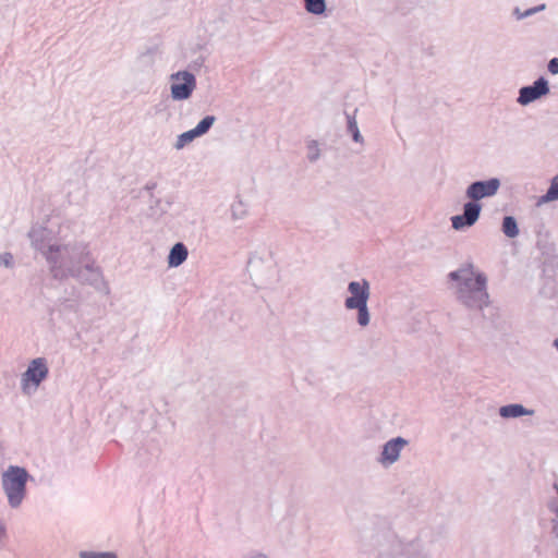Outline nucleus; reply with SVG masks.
Instances as JSON below:
<instances>
[{
	"instance_id": "9d476101",
	"label": "nucleus",
	"mask_w": 558,
	"mask_h": 558,
	"mask_svg": "<svg viewBox=\"0 0 558 558\" xmlns=\"http://www.w3.org/2000/svg\"><path fill=\"white\" fill-rule=\"evenodd\" d=\"M500 180L498 178H490L486 181L472 182L465 191V196L478 203L480 199L492 197L497 194L500 187Z\"/></svg>"
},
{
	"instance_id": "f3484780",
	"label": "nucleus",
	"mask_w": 558,
	"mask_h": 558,
	"mask_svg": "<svg viewBox=\"0 0 558 558\" xmlns=\"http://www.w3.org/2000/svg\"><path fill=\"white\" fill-rule=\"evenodd\" d=\"M356 111H357V109L354 110V113H356ZM347 124H348L347 125L348 132L351 133L353 141L356 143H363L364 138L360 133L357 122L355 119V114L347 113Z\"/></svg>"
},
{
	"instance_id": "412c9836",
	"label": "nucleus",
	"mask_w": 558,
	"mask_h": 558,
	"mask_svg": "<svg viewBox=\"0 0 558 558\" xmlns=\"http://www.w3.org/2000/svg\"><path fill=\"white\" fill-rule=\"evenodd\" d=\"M198 136L196 133L192 130H189L186 132H183L177 137V141L174 143V148L177 150L183 149L187 144L192 143L195 138Z\"/></svg>"
},
{
	"instance_id": "ddd939ff",
	"label": "nucleus",
	"mask_w": 558,
	"mask_h": 558,
	"mask_svg": "<svg viewBox=\"0 0 558 558\" xmlns=\"http://www.w3.org/2000/svg\"><path fill=\"white\" fill-rule=\"evenodd\" d=\"M533 409H527L520 403H511L499 408V415L504 418H517L524 415H534Z\"/></svg>"
},
{
	"instance_id": "2eb2a0df",
	"label": "nucleus",
	"mask_w": 558,
	"mask_h": 558,
	"mask_svg": "<svg viewBox=\"0 0 558 558\" xmlns=\"http://www.w3.org/2000/svg\"><path fill=\"white\" fill-rule=\"evenodd\" d=\"M502 233L510 239L517 238L520 233L518 222L513 216H505L501 223Z\"/></svg>"
},
{
	"instance_id": "7ed1b4c3",
	"label": "nucleus",
	"mask_w": 558,
	"mask_h": 558,
	"mask_svg": "<svg viewBox=\"0 0 558 558\" xmlns=\"http://www.w3.org/2000/svg\"><path fill=\"white\" fill-rule=\"evenodd\" d=\"M487 276L472 262L448 274L449 289L456 300L471 311H483L490 303Z\"/></svg>"
},
{
	"instance_id": "9b49d317",
	"label": "nucleus",
	"mask_w": 558,
	"mask_h": 558,
	"mask_svg": "<svg viewBox=\"0 0 558 558\" xmlns=\"http://www.w3.org/2000/svg\"><path fill=\"white\" fill-rule=\"evenodd\" d=\"M82 283H87L89 286L95 287L96 289H100L102 286L104 277L100 267L95 264V260L92 258L90 254L87 259L84 260L83 265L78 267V276H72Z\"/></svg>"
},
{
	"instance_id": "6e6552de",
	"label": "nucleus",
	"mask_w": 558,
	"mask_h": 558,
	"mask_svg": "<svg viewBox=\"0 0 558 558\" xmlns=\"http://www.w3.org/2000/svg\"><path fill=\"white\" fill-rule=\"evenodd\" d=\"M408 446L409 440L401 436L389 439L383 445L377 462L384 468L391 466L399 461L402 450Z\"/></svg>"
},
{
	"instance_id": "4468645a",
	"label": "nucleus",
	"mask_w": 558,
	"mask_h": 558,
	"mask_svg": "<svg viewBox=\"0 0 558 558\" xmlns=\"http://www.w3.org/2000/svg\"><path fill=\"white\" fill-rule=\"evenodd\" d=\"M187 256V247L182 242H178L171 247L169 252L168 266L179 267L186 260Z\"/></svg>"
},
{
	"instance_id": "a211bd4d",
	"label": "nucleus",
	"mask_w": 558,
	"mask_h": 558,
	"mask_svg": "<svg viewBox=\"0 0 558 558\" xmlns=\"http://www.w3.org/2000/svg\"><path fill=\"white\" fill-rule=\"evenodd\" d=\"M305 10L314 15H322L326 11V0H303Z\"/></svg>"
},
{
	"instance_id": "423d86ee",
	"label": "nucleus",
	"mask_w": 558,
	"mask_h": 558,
	"mask_svg": "<svg viewBox=\"0 0 558 558\" xmlns=\"http://www.w3.org/2000/svg\"><path fill=\"white\" fill-rule=\"evenodd\" d=\"M49 367L45 357L33 359L26 371L21 376V390L24 395L31 396L37 391L40 384L47 379Z\"/></svg>"
},
{
	"instance_id": "b1692460",
	"label": "nucleus",
	"mask_w": 558,
	"mask_h": 558,
	"mask_svg": "<svg viewBox=\"0 0 558 558\" xmlns=\"http://www.w3.org/2000/svg\"><path fill=\"white\" fill-rule=\"evenodd\" d=\"M15 265L14 256L10 252H3L0 254V267L12 269Z\"/></svg>"
},
{
	"instance_id": "f257e3e1",
	"label": "nucleus",
	"mask_w": 558,
	"mask_h": 558,
	"mask_svg": "<svg viewBox=\"0 0 558 558\" xmlns=\"http://www.w3.org/2000/svg\"><path fill=\"white\" fill-rule=\"evenodd\" d=\"M28 238L32 247L46 259L51 276L58 280L78 276V267L89 255L87 243L77 240L60 242L51 229L41 225L33 226Z\"/></svg>"
},
{
	"instance_id": "0eeeda50",
	"label": "nucleus",
	"mask_w": 558,
	"mask_h": 558,
	"mask_svg": "<svg viewBox=\"0 0 558 558\" xmlns=\"http://www.w3.org/2000/svg\"><path fill=\"white\" fill-rule=\"evenodd\" d=\"M172 82L170 86L171 97L173 100L189 99L196 88V77L189 71H178L170 75Z\"/></svg>"
},
{
	"instance_id": "39448f33",
	"label": "nucleus",
	"mask_w": 558,
	"mask_h": 558,
	"mask_svg": "<svg viewBox=\"0 0 558 558\" xmlns=\"http://www.w3.org/2000/svg\"><path fill=\"white\" fill-rule=\"evenodd\" d=\"M350 296L344 300V307L349 311H356V323L360 327L365 328L371 323V313L367 306L371 286L366 279L360 281H351L348 284Z\"/></svg>"
},
{
	"instance_id": "393cba45",
	"label": "nucleus",
	"mask_w": 558,
	"mask_h": 558,
	"mask_svg": "<svg viewBox=\"0 0 558 558\" xmlns=\"http://www.w3.org/2000/svg\"><path fill=\"white\" fill-rule=\"evenodd\" d=\"M544 9H545V4H541L538 7H534V8L527 9L526 11L521 13L520 10L517 8L514 10V14L517 15L518 20H522V19L529 17V16L533 15L534 13H536L538 11H542Z\"/></svg>"
},
{
	"instance_id": "a878e982",
	"label": "nucleus",
	"mask_w": 558,
	"mask_h": 558,
	"mask_svg": "<svg viewBox=\"0 0 558 558\" xmlns=\"http://www.w3.org/2000/svg\"><path fill=\"white\" fill-rule=\"evenodd\" d=\"M80 556L81 558H117L112 553L82 551Z\"/></svg>"
},
{
	"instance_id": "4be33fe9",
	"label": "nucleus",
	"mask_w": 558,
	"mask_h": 558,
	"mask_svg": "<svg viewBox=\"0 0 558 558\" xmlns=\"http://www.w3.org/2000/svg\"><path fill=\"white\" fill-rule=\"evenodd\" d=\"M137 64L141 68H150L155 63V51L153 49H147L144 52L140 53L136 59Z\"/></svg>"
},
{
	"instance_id": "1a4fd4ad",
	"label": "nucleus",
	"mask_w": 558,
	"mask_h": 558,
	"mask_svg": "<svg viewBox=\"0 0 558 558\" xmlns=\"http://www.w3.org/2000/svg\"><path fill=\"white\" fill-rule=\"evenodd\" d=\"M549 92L548 81L544 76H541L535 80L532 85H526L519 89L517 102L521 106H527L548 95Z\"/></svg>"
},
{
	"instance_id": "f03ea898",
	"label": "nucleus",
	"mask_w": 558,
	"mask_h": 558,
	"mask_svg": "<svg viewBox=\"0 0 558 558\" xmlns=\"http://www.w3.org/2000/svg\"><path fill=\"white\" fill-rule=\"evenodd\" d=\"M365 550L378 548L377 558H441V550L432 542H403L389 529H369L361 535Z\"/></svg>"
},
{
	"instance_id": "cd10ccee",
	"label": "nucleus",
	"mask_w": 558,
	"mask_h": 558,
	"mask_svg": "<svg viewBox=\"0 0 558 558\" xmlns=\"http://www.w3.org/2000/svg\"><path fill=\"white\" fill-rule=\"evenodd\" d=\"M553 345L558 350V338L554 340Z\"/></svg>"
},
{
	"instance_id": "aec40b11",
	"label": "nucleus",
	"mask_w": 558,
	"mask_h": 558,
	"mask_svg": "<svg viewBox=\"0 0 558 558\" xmlns=\"http://www.w3.org/2000/svg\"><path fill=\"white\" fill-rule=\"evenodd\" d=\"M215 121H216L215 116H206L197 123V125L193 129V131L196 133V135L198 137H201L211 129Z\"/></svg>"
},
{
	"instance_id": "bb28decb",
	"label": "nucleus",
	"mask_w": 558,
	"mask_h": 558,
	"mask_svg": "<svg viewBox=\"0 0 558 558\" xmlns=\"http://www.w3.org/2000/svg\"><path fill=\"white\" fill-rule=\"evenodd\" d=\"M547 69L551 74H558V58L550 59Z\"/></svg>"
},
{
	"instance_id": "f8f14e48",
	"label": "nucleus",
	"mask_w": 558,
	"mask_h": 558,
	"mask_svg": "<svg viewBox=\"0 0 558 558\" xmlns=\"http://www.w3.org/2000/svg\"><path fill=\"white\" fill-rule=\"evenodd\" d=\"M482 205L474 201L465 203L463 205V213L451 217V226L454 230H463L470 228L476 223L480 218Z\"/></svg>"
},
{
	"instance_id": "dca6fc26",
	"label": "nucleus",
	"mask_w": 558,
	"mask_h": 558,
	"mask_svg": "<svg viewBox=\"0 0 558 558\" xmlns=\"http://www.w3.org/2000/svg\"><path fill=\"white\" fill-rule=\"evenodd\" d=\"M558 199V174L555 175L550 180L549 187L547 189L546 193L542 195L538 201L537 205H543L546 203H550Z\"/></svg>"
},
{
	"instance_id": "5701e85b",
	"label": "nucleus",
	"mask_w": 558,
	"mask_h": 558,
	"mask_svg": "<svg viewBox=\"0 0 558 558\" xmlns=\"http://www.w3.org/2000/svg\"><path fill=\"white\" fill-rule=\"evenodd\" d=\"M306 150H307L306 157L310 162H315L319 159L320 148L316 141H314V140L308 141L306 144Z\"/></svg>"
},
{
	"instance_id": "20e7f679",
	"label": "nucleus",
	"mask_w": 558,
	"mask_h": 558,
	"mask_svg": "<svg viewBox=\"0 0 558 558\" xmlns=\"http://www.w3.org/2000/svg\"><path fill=\"white\" fill-rule=\"evenodd\" d=\"M29 474L19 465H9L1 474L2 489L11 508H19L26 496V484Z\"/></svg>"
},
{
	"instance_id": "6ab92c4d",
	"label": "nucleus",
	"mask_w": 558,
	"mask_h": 558,
	"mask_svg": "<svg viewBox=\"0 0 558 558\" xmlns=\"http://www.w3.org/2000/svg\"><path fill=\"white\" fill-rule=\"evenodd\" d=\"M247 216V206L242 199H236L231 205V218L233 221H239Z\"/></svg>"
}]
</instances>
